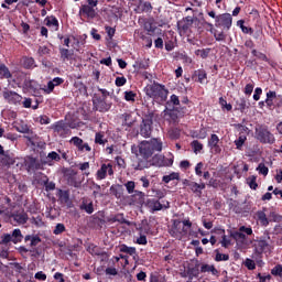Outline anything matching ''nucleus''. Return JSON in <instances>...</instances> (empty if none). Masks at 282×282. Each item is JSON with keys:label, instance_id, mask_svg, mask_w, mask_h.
<instances>
[{"label": "nucleus", "instance_id": "obj_1", "mask_svg": "<svg viewBox=\"0 0 282 282\" xmlns=\"http://www.w3.org/2000/svg\"><path fill=\"white\" fill-rule=\"evenodd\" d=\"M162 149L163 143L161 139L153 138L150 141H142L139 144V154H137L132 161V169H134V171H142V169L138 167L140 162H143V160L149 162L151 158H153V153H161Z\"/></svg>", "mask_w": 282, "mask_h": 282}, {"label": "nucleus", "instance_id": "obj_2", "mask_svg": "<svg viewBox=\"0 0 282 282\" xmlns=\"http://www.w3.org/2000/svg\"><path fill=\"white\" fill-rule=\"evenodd\" d=\"M145 95L155 100V102H166L169 99V89L163 84L153 82L144 88Z\"/></svg>", "mask_w": 282, "mask_h": 282}, {"label": "nucleus", "instance_id": "obj_3", "mask_svg": "<svg viewBox=\"0 0 282 282\" xmlns=\"http://www.w3.org/2000/svg\"><path fill=\"white\" fill-rule=\"evenodd\" d=\"M191 228H193V223H191L188 219L183 221L180 219H174L172 227L169 229V234L174 239H178V241H181L183 237L188 235V230H191Z\"/></svg>", "mask_w": 282, "mask_h": 282}, {"label": "nucleus", "instance_id": "obj_4", "mask_svg": "<svg viewBox=\"0 0 282 282\" xmlns=\"http://www.w3.org/2000/svg\"><path fill=\"white\" fill-rule=\"evenodd\" d=\"M151 166H158L159 169L162 166H173V160L166 159V156L162 154H155L149 161H139L138 167L141 169V171H144V169H151Z\"/></svg>", "mask_w": 282, "mask_h": 282}, {"label": "nucleus", "instance_id": "obj_5", "mask_svg": "<svg viewBox=\"0 0 282 282\" xmlns=\"http://www.w3.org/2000/svg\"><path fill=\"white\" fill-rule=\"evenodd\" d=\"M100 94L96 93L93 96V107L96 111H100V113H105V111H109L111 109V105L107 104V98H109V91L105 88H98Z\"/></svg>", "mask_w": 282, "mask_h": 282}, {"label": "nucleus", "instance_id": "obj_6", "mask_svg": "<svg viewBox=\"0 0 282 282\" xmlns=\"http://www.w3.org/2000/svg\"><path fill=\"white\" fill-rule=\"evenodd\" d=\"M210 19H215V26L221 28L223 30H230L232 28V15L230 13L218 14L215 11H207Z\"/></svg>", "mask_w": 282, "mask_h": 282}, {"label": "nucleus", "instance_id": "obj_7", "mask_svg": "<svg viewBox=\"0 0 282 282\" xmlns=\"http://www.w3.org/2000/svg\"><path fill=\"white\" fill-rule=\"evenodd\" d=\"M256 138L261 144H274V142H276L274 134L270 132V129H268V126L265 124L256 127Z\"/></svg>", "mask_w": 282, "mask_h": 282}, {"label": "nucleus", "instance_id": "obj_8", "mask_svg": "<svg viewBox=\"0 0 282 282\" xmlns=\"http://www.w3.org/2000/svg\"><path fill=\"white\" fill-rule=\"evenodd\" d=\"M50 129H52L53 132L56 133V135H58L59 138H67L72 135V126L63 120L56 121L55 123L51 124Z\"/></svg>", "mask_w": 282, "mask_h": 282}, {"label": "nucleus", "instance_id": "obj_9", "mask_svg": "<svg viewBox=\"0 0 282 282\" xmlns=\"http://www.w3.org/2000/svg\"><path fill=\"white\" fill-rule=\"evenodd\" d=\"M23 241V234L21 229H14L11 234H4L1 237L0 245L8 246V243H21Z\"/></svg>", "mask_w": 282, "mask_h": 282}, {"label": "nucleus", "instance_id": "obj_10", "mask_svg": "<svg viewBox=\"0 0 282 282\" xmlns=\"http://www.w3.org/2000/svg\"><path fill=\"white\" fill-rule=\"evenodd\" d=\"M24 166L28 173H35V171H43L45 163H43V160L40 161L34 156H26L24 160Z\"/></svg>", "mask_w": 282, "mask_h": 282}, {"label": "nucleus", "instance_id": "obj_11", "mask_svg": "<svg viewBox=\"0 0 282 282\" xmlns=\"http://www.w3.org/2000/svg\"><path fill=\"white\" fill-rule=\"evenodd\" d=\"M153 131V118L147 116L140 123V135L142 138H151Z\"/></svg>", "mask_w": 282, "mask_h": 282}, {"label": "nucleus", "instance_id": "obj_12", "mask_svg": "<svg viewBox=\"0 0 282 282\" xmlns=\"http://www.w3.org/2000/svg\"><path fill=\"white\" fill-rule=\"evenodd\" d=\"M2 97L7 102H9V105H19V102L23 100V97L21 95H19L14 90H8V88H4V90L2 91Z\"/></svg>", "mask_w": 282, "mask_h": 282}, {"label": "nucleus", "instance_id": "obj_13", "mask_svg": "<svg viewBox=\"0 0 282 282\" xmlns=\"http://www.w3.org/2000/svg\"><path fill=\"white\" fill-rule=\"evenodd\" d=\"M107 173L108 175H113V165L111 163H102L100 169L96 173V180L97 182H100L102 180H107Z\"/></svg>", "mask_w": 282, "mask_h": 282}, {"label": "nucleus", "instance_id": "obj_14", "mask_svg": "<svg viewBox=\"0 0 282 282\" xmlns=\"http://www.w3.org/2000/svg\"><path fill=\"white\" fill-rule=\"evenodd\" d=\"M145 206L151 213H158V210H162V208H171V203L167 202L166 205H162V203L155 198H148L145 200Z\"/></svg>", "mask_w": 282, "mask_h": 282}, {"label": "nucleus", "instance_id": "obj_15", "mask_svg": "<svg viewBox=\"0 0 282 282\" xmlns=\"http://www.w3.org/2000/svg\"><path fill=\"white\" fill-rule=\"evenodd\" d=\"M207 147L210 149L212 153L219 155L221 153V145H219V135L212 134L207 141Z\"/></svg>", "mask_w": 282, "mask_h": 282}, {"label": "nucleus", "instance_id": "obj_16", "mask_svg": "<svg viewBox=\"0 0 282 282\" xmlns=\"http://www.w3.org/2000/svg\"><path fill=\"white\" fill-rule=\"evenodd\" d=\"M177 112H178L177 108H172V109L166 108L163 111L164 119L166 120V122H170V124H177L180 120Z\"/></svg>", "mask_w": 282, "mask_h": 282}, {"label": "nucleus", "instance_id": "obj_17", "mask_svg": "<svg viewBox=\"0 0 282 282\" xmlns=\"http://www.w3.org/2000/svg\"><path fill=\"white\" fill-rule=\"evenodd\" d=\"M69 142L70 144H74V147H76L78 151H91V147H89V143H85V141H83V139H80L79 137H73Z\"/></svg>", "mask_w": 282, "mask_h": 282}, {"label": "nucleus", "instance_id": "obj_18", "mask_svg": "<svg viewBox=\"0 0 282 282\" xmlns=\"http://www.w3.org/2000/svg\"><path fill=\"white\" fill-rule=\"evenodd\" d=\"M64 83H65V79H63V77H54L52 80L47 83L46 88H44L43 91L44 94H52L55 87H58Z\"/></svg>", "mask_w": 282, "mask_h": 282}, {"label": "nucleus", "instance_id": "obj_19", "mask_svg": "<svg viewBox=\"0 0 282 282\" xmlns=\"http://www.w3.org/2000/svg\"><path fill=\"white\" fill-rule=\"evenodd\" d=\"M177 28L183 34H186L191 28H193V18L186 17L177 22Z\"/></svg>", "mask_w": 282, "mask_h": 282}, {"label": "nucleus", "instance_id": "obj_20", "mask_svg": "<svg viewBox=\"0 0 282 282\" xmlns=\"http://www.w3.org/2000/svg\"><path fill=\"white\" fill-rule=\"evenodd\" d=\"M107 221H108V224H116V223H118V224H126V226H131L132 225L131 221H129V220H127L124 218V214H122V213H119V214H116L113 216H110L107 219Z\"/></svg>", "mask_w": 282, "mask_h": 282}, {"label": "nucleus", "instance_id": "obj_21", "mask_svg": "<svg viewBox=\"0 0 282 282\" xmlns=\"http://www.w3.org/2000/svg\"><path fill=\"white\" fill-rule=\"evenodd\" d=\"M54 162H61V154H57L55 151H52L43 160L44 166H54Z\"/></svg>", "mask_w": 282, "mask_h": 282}, {"label": "nucleus", "instance_id": "obj_22", "mask_svg": "<svg viewBox=\"0 0 282 282\" xmlns=\"http://www.w3.org/2000/svg\"><path fill=\"white\" fill-rule=\"evenodd\" d=\"M192 78L193 80H195V83H199L200 85H204V83H206V80L208 79V74L206 73V70L200 68L194 72Z\"/></svg>", "mask_w": 282, "mask_h": 282}, {"label": "nucleus", "instance_id": "obj_23", "mask_svg": "<svg viewBox=\"0 0 282 282\" xmlns=\"http://www.w3.org/2000/svg\"><path fill=\"white\" fill-rule=\"evenodd\" d=\"M183 279H185V276L188 278L187 282H193V279H199V268L197 267H189L185 273L182 274Z\"/></svg>", "mask_w": 282, "mask_h": 282}, {"label": "nucleus", "instance_id": "obj_24", "mask_svg": "<svg viewBox=\"0 0 282 282\" xmlns=\"http://www.w3.org/2000/svg\"><path fill=\"white\" fill-rule=\"evenodd\" d=\"M79 14H83V17H86L87 19H96V10H94V7L87 4L82 6Z\"/></svg>", "mask_w": 282, "mask_h": 282}, {"label": "nucleus", "instance_id": "obj_25", "mask_svg": "<svg viewBox=\"0 0 282 282\" xmlns=\"http://www.w3.org/2000/svg\"><path fill=\"white\" fill-rule=\"evenodd\" d=\"M265 210L267 208H263V210H258L256 216L260 225L268 228V226H270V219L268 218V215H265Z\"/></svg>", "mask_w": 282, "mask_h": 282}, {"label": "nucleus", "instance_id": "obj_26", "mask_svg": "<svg viewBox=\"0 0 282 282\" xmlns=\"http://www.w3.org/2000/svg\"><path fill=\"white\" fill-rule=\"evenodd\" d=\"M73 57H74V50L59 47V58L62 63H67V61H72Z\"/></svg>", "mask_w": 282, "mask_h": 282}, {"label": "nucleus", "instance_id": "obj_27", "mask_svg": "<svg viewBox=\"0 0 282 282\" xmlns=\"http://www.w3.org/2000/svg\"><path fill=\"white\" fill-rule=\"evenodd\" d=\"M251 56H253V58H257V61H263L264 63L272 65V61L268 57V55L263 52L258 51L257 48H253L251 51Z\"/></svg>", "mask_w": 282, "mask_h": 282}, {"label": "nucleus", "instance_id": "obj_28", "mask_svg": "<svg viewBox=\"0 0 282 282\" xmlns=\"http://www.w3.org/2000/svg\"><path fill=\"white\" fill-rule=\"evenodd\" d=\"M274 98H276V91L269 90L267 93V98L264 100L268 109H276V106H275V102H274Z\"/></svg>", "mask_w": 282, "mask_h": 282}, {"label": "nucleus", "instance_id": "obj_29", "mask_svg": "<svg viewBox=\"0 0 282 282\" xmlns=\"http://www.w3.org/2000/svg\"><path fill=\"white\" fill-rule=\"evenodd\" d=\"M41 184L44 186L46 193H50V191H55L56 189V183L50 182V178L47 175H44L41 180Z\"/></svg>", "mask_w": 282, "mask_h": 282}, {"label": "nucleus", "instance_id": "obj_30", "mask_svg": "<svg viewBox=\"0 0 282 282\" xmlns=\"http://www.w3.org/2000/svg\"><path fill=\"white\" fill-rule=\"evenodd\" d=\"M122 118H123L122 127H128L129 129H131V127L135 124V119L133 118V115L129 112H124L122 115Z\"/></svg>", "mask_w": 282, "mask_h": 282}, {"label": "nucleus", "instance_id": "obj_31", "mask_svg": "<svg viewBox=\"0 0 282 282\" xmlns=\"http://www.w3.org/2000/svg\"><path fill=\"white\" fill-rule=\"evenodd\" d=\"M212 232H217V235H223V240L220 241L223 248H228V246H231V241L226 236L225 229H214Z\"/></svg>", "mask_w": 282, "mask_h": 282}, {"label": "nucleus", "instance_id": "obj_32", "mask_svg": "<svg viewBox=\"0 0 282 282\" xmlns=\"http://www.w3.org/2000/svg\"><path fill=\"white\" fill-rule=\"evenodd\" d=\"M144 192L134 191V194L131 196L132 204H140L142 206L144 204Z\"/></svg>", "mask_w": 282, "mask_h": 282}, {"label": "nucleus", "instance_id": "obj_33", "mask_svg": "<svg viewBox=\"0 0 282 282\" xmlns=\"http://www.w3.org/2000/svg\"><path fill=\"white\" fill-rule=\"evenodd\" d=\"M237 26L240 28L243 34H250V35L254 34V29L250 26H246V20H238Z\"/></svg>", "mask_w": 282, "mask_h": 282}, {"label": "nucleus", "instance_id": "obj_34", "mask_svg": "<svg viewBox=\"0 0 282 282\" xmlns=\"http://www.w3.org/2000/svg\"><path fill=\"white\" fill-rule=\"evenodd\" d=\"M56 196L58 197L61 204H69V191L57 189Z\"/></svg>", "mask_w": 282, "mask_h": 282}, {"label": "nucleus", "instance_id": "obj_35", "mask_svg": "<svg viewBox=\"0 0 282 282\" xmlns=\"http://www.w3.org/2000/svg\"><path fill=\"white\" fill-rule=\"evenodd\" d=\"M0 78L1 80L3 79H10L12 78V73H10V68H8V66H6V64H1L0 63Z\"/></svg>", "mask_w": 282, "mask_h": 282}, {"label": "nucleus", "instance_id": "obj_36", "mask_svg": "<svg viewBox=\"0 0 282 282\" xmlns=\"http://www.w3.org/2000/svg\"><path fill=\"white\" fill-rule=\"evenodd\" d=\"M44 21L47 28H55V31L58 32V19H56L54 15H51L46 17Z\"/></svg>", "mask_w": 282, "mask_h": 282}, {"label": "nucleus", "instance_id": "obj_37", "mask_svg": "<svg viewBox=\"0 0 282 282\" xmlns=\"http://www.w3.org/2000/svg\"><path fill=\"white\" fill-rule=\"evenodd\" d=\"M138 10H140V12H152L153 6L149 1L144 2V0H139Z\"/></svg>", "mask_w": 282, "mask_h": 282}, {"label": "nucleus", "instance_id": "obj_38", "mask_svg": "<svg viewBox=\"0 0 282 282\" xmlns=\"http://www.w3.org/2000/svg\"><path fill=\"white\" fill-rule=\"evenodd\" d=\"M193 138H197V140H206V138H208V130L202 124L198 132H194Z\"/></svg>", "mask_w": 282, "mask_h": 282}, {"label": "nucleus", "instance_id": "obj_39", "mask_svg": "<svg viewBox=\"0 0 282 282\" xmlns=\"http://www.w3.org/2000/svg\"><path fill=\"white\" fill-rule=\"evenodd\" d=\"M24 241H25V243H28V241H31V243H30L31 248H36V246H39V243H41V237L26 235L24 237Z\"/></svg>", "mask_w": 282, "mask_h": 282}, {"label": "nucleus", "instance_id": "obj_40", "mask_svg": "<svg viewBox=\"0 0 282 282\" xmlns=\"http://www.w3.org/2000/svg\"><path fill=\"white\" fill-rule=\"evenodd\" d=\"M246 140H248V134H246V133H239L238 139L235 140L236 149H238L239 151H241V149L243 148V144H246Z\"/></svg>", "mask_w": 282, "mask_h": 282}, {"label": "nucleus", "instance_id": "obj_41", "mask_svg": "<svg viewBox=\"0 0 282 282\" xmlns=\"http://www.w3.org/2000/svg\"><path fill=\"white\" fill-rule=\"evenodd\" d=\"M22 66L24 67V69H34V67H36V64L33 57H23Z\"/></svg>", "mask_w": 282, "mask_h": 282}, {"label": "nucleus", "instance_id": "obj_42", "mask_svg": "<svg viewBox=\"0 0 282 282\" xmlns=\"http://www.w3.org/2000/svg\"><path fill=\"white\" fill-rule=\"evenodd\" d=\"M174 180H176L177 182H180V173L177 172H172L169 175H164L162 177V182L164 184H169L170 182H174Z\"/></svg>", "mask_w": 282, "mask_h": 282}, {"label": "nucleus", "instance_id": "obj_43", "mask_svg": "<svg viewBox=\"0 0 282 282\" xmlns=\"http://www.w3.org/2000/svg\"><path fill=\"white\" fill-rule=\"evenodd\" d=\"M200 272L204 274L206 272H212L214 276H217L219 274V271L215 268V265L210 264H202Z\"/></svg>", "mask_w": 282, "mask_h": 282}, {"label": "nucleus", "instance_id": "obj_44", "mask_svg": "<svg viewBox=\"0 0 282 282\" xmlns=\"http://www.w3.org/2000/svg\"><path fill=\"white\" fill-rule=\"evenodd\" d=\"M182 130L180 128H170L167 131V135L171 140H180V135H182Z\"/></svg>", "mask_w": 282, "mask_h": 282}, {"label": "nucleus", "instance_id": "obj_45", "mask_svg": "<svg viewBox=\"0 0 282 282\" xmlns=\"http://www.w3.org/2000/svg\"><path fill=\"white\" fill-rule=\"evenodd\" d=\"M191 147L196 155L197 153H202V151H204V144L197 140L192 141Z\"/></svg>", "mask_w": 282, "mask_h": 282}, {"label": "nucleus", "instance_id": "obj_46", "mask_svg": "<svg viewBox=\"0 0 282 282\" xmlns=\"http://www.w3.org/2000/svg\"><path fill=\"white\" fill-rule=\"evenodd\" d=\"M12 217L17 224H28V214H13Z\"/></svg>", "mask_w": 282, "mask_h": 282}, {"label": "nucleus", "instance_id": "obj_47", "mask_svg": "<svg viewBox=\"0 0 282 282\" xmlns=\"http://www.w3.org/2000/svg\"><path fill=\"white\" fill-rule=\"evenodd\" d=\"M95 144H100L101 147H105V144H107V139H105V133L97 132L95 134Z\"/></svg>", "mask_w": 282, "mask_h": 282}, {"label": "nucleus", "instance_id": "obj_48", "mask_svg": "<svg viewBox=\"0 0 282 282\" xmlns=\"http://www.w3.org/2000/svg\"><path fill=\"white\" fill-rule=\"evenodd\" d=\"M120 252H123L124 254H130V257H133V254H135L137 250H135V247H129L127 245H121Z\"/></svg>", "mask_w": 282, "mask_h": 282}, {"label": "nucleus", "instance_id": "obj_49", "mask_svg": "<svg viewBox=\"0 0 282 282\" xmlns=\"http://www.w3.org/2000/svg\"><path fill=\"white\" fill-rule=\"evenodd\" d=\"M80 210H85L88 215H91L94 213V202L85 203L83 202L80 205Z\"/></svg>", "mask_w": 282, "mask_h": 282}, {"label": "nucleus", "instance_id": "obj_50", "mask_svg": "<svg viewBox=\"0 0 282 282\" xmlns=\"http://www.w3.org/2000/svg\"><path fill=\"white\" fill-rule=\"evenodd\" d=\"M143 28L148 32H162V29H159L158 26L153 25V22L151 21L144 22Z\"/></svg>", "mask_w": 282, "mask_h": 282}, {"label": "nucleus", "instance_id": "obj_51", "mask_svg": "<svg viewBox=\"0 0 282 282\" xmlns=\"http://www.w3.org/2000/svg\"><path fill=\"white\" fill-rule=\"evenodd\" d=\"M246 107H247L246 98L242 97L236 101L237 111H240L241 113H243V111H246Z\"/></svg>", "mask_w": 282, "mask_h": 282}, {"label": "nucleus", "instance_id": "obj_52", "mask_svg": "<svg viewBox=\"0 0 282 282\" xmlns=\"http://www.w3.org/2000/svg\"><path fill=\"white\" fill-rule=\"evenodd\" d=\"M188 188L189 191H192V193H194L195 195H198V197L202 196V192H199V183L192 181L191 183H188Z\"/></svg>", "mask_w": 282, "mask_h": 282}, {"label": "nucleus", "instance_id": "obj_53", "mask_svg": "<svg viewBox=\"0 0 282 282\" xmlns=\"http://www.w3.org/2000/svg\"><path fill=\"white\" fill-rule=\"evenodd\" d=\"M120 188H122V185H111L110 186V193L117 197V199H120L122 197V193H120Z\"/></svg>", "mask_w": 282, "mask_h": 282}, {"label": "nucleus", "instance_id": "obj_54", "mask_svg": "<svg viewBox=\"0 0 282 282\" xmlns=\"http://www.w3.org/2000/svg\"><path fill=\"white\" fill-rule=\"evenodd\" d=\"M133 67H135L137 69H149V61L147 59L137 61Z\"/></svg>", "mask_w": 282, "mask_h": 282}, {"label": "nucleus", "instance_id": "obj_55", "mask_svg": "<svg viewBox=\"0 0 282 282\" xmlns=\"http://www.w3.org/2000/svg\"><path fill=\"white\" fill-rule=\"evenodd\" d=\"M196 56H200V58H207L210 55V48H198L195 51Z\"/></svg>", "mask_w": 282, "mask_h": 282}, {"label": "nucleus", "instance_id": "obj_56", "mask_svg": "<svg viewBox=\"0 0 282 282\" xmlns=\"http://www.w3.org/2000/svg\"><path fill=\"white\" fill-rule=\"evenodd\" d=\"M68 184L69 186H74V188H80L83 186V182L78 181L76 176H69Z\"/></svg>", "mask_w": 282, "mask_h": 282}, {"label": "nucleus", "instance_id": "obj_57", "mask_svg": "<svg viewBox=\"0 0 282 282\" xmlns=\"http://www.w3.org/2000/svg\"><path fill=\"white\" fill-rule=\"evenodd\" d=\"M231 237L235 241H246V234L241 230L231 232Z\"/></svg>", "mask_w": 282, "mask_h": 282}, {"label": "nucleus", "instance_id": "obj_58", "mask_svg": "<svg viewBox=\"0 0 282 282\" xmlns=\"http://www.w3.org/2000/svg\"><path fill=\"white\" fill-rule=\"evenodd\" d=\"M66 230L65 224L58 223L53 230V235H63Z\"/></svg>", "mask_w": 282, "mask_h": 282}, {"label": "nucleus", "instance_id": "obj_59", "mask_svg": "<svg viewBox=\"0 0 282 282\" xmlns=\"http://www.w3.org/2000/svg\"><path fill=\"white\" fill-rule=\"evenodd\" d=\"M23 77H24V82H23L24 87H26V89H30V90L35 89L34 84L36 82H34V79H30V77L25 75H23Z\"/></svg>", "mask_w": 282, "mask_h": 282}, {"label": "nucleus", "instance_id": "obj_60", "mask_svg": "<svg viewBox=\"0 0 282 282\" xmlns=\"http://www.w3.org/2000/svg\"><path fill=\"white\" fill-rule=\"evenodd\" d=\"M248 184L251 191H257L259 188V184L257 183V176L252 175L248 178Z\"/></svg>", "mask_w": 282, "mask_h": 282}, {"label": "nucleus", "instance_id": "obj_61", "mask_svg": "<svg viewBox=\"0 0 282 282\" xmlns=\"http://www.w3.org/2000/svg\"><path fill=\"white\" fill-rule=\"evenodd\" d=\"M135 96L137 94L133 90L124 91V100L127 102H135Z\"/></svg>", "mask_w": 282, "mask_h": 282}, {"label": "nucleus", "instance_id": "obj_62", "mask_svg": "<svg viewBox=\"0 0 282 282\" xmlns=\"http://www.w3.org/2000/svg\"><path fill=\"white\" fill-rule=\"evenodd\" d=\"M281 219H282V216L276 214V212H270V214H269V223L270 221H274V223L281 221Z\"/></svg>", "mask_w": 282, "mask_h": 282}, {"label": "nucleus", "instance_id": "obj_63", "mask_svg": "<svg viewBox=\"0 0 282 282\" xmlns=\"http://www.w3.org/2000/svg\"><path fill=\"white\" fill-rule=\"evenodd\" d=\"M271 274L273 276H282V265L281 264H276L272 270H271Z\"/></svg>", "mask_w": 282, "mask_h": 282}, {"label": "nucleus", "instance_id": "obj_64", "mask_svg": "<svg viewBox=\"0 0 282 282\" xmlns=\"http://www.w3.org/2000/svg\"><path fill=\"white\" fill-rule=\"evenodd\" d=\"M275 102V108L282 109V95L275 93V97H273Z\"/></svg>", "mask_w": 282, "mask_h": 282}]
</instances>
